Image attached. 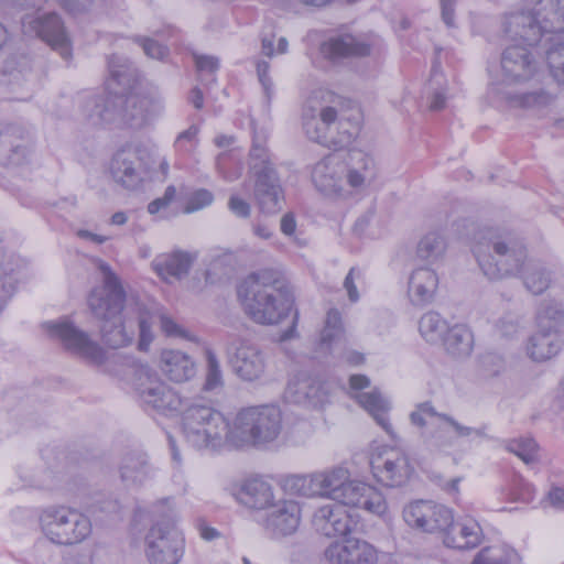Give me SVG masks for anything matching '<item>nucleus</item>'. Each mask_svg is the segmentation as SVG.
I'll return each instance as SVG.
<instances>
[{
	"label": "nucleus",
	"mask_w": 564,
	"mask_h": 564,
	"mask_svg": "<svg viewBox=\"0 0 564 564\" xmlns=\"http://www.w3.org/2000/svg\"><path fill=\"white\" fill-rule=\"evenodd\" d=\"M269 69H270V64L268 61H264V59L256 61L257 75H258L259 82L261 83L264 94L268 97V99L271 98V95L273 93V83L269 76Z\"/></svg>",
	"instance_id": "59"
},
{
	"label": "nucleus",
	"mask_w": 564,
	"mask_h": 564,
	"mask_svg": "<svg viewBox=\"0 0 564 564\" xmlns=\"http://www.w3.org/2000/svg\"><path fill=\"white\" fill-rule=\"evenodd\" d=\"M194 61L200 80L214 82L215 73L219 68L218 58L212 55H194Z\"/></svg>",
	"instance_id": "50"
},
{
	"label": "nucleus",
	"mask_w": 564,
	"mask_h": 564,
	"mask_svg": "<svg viewBox=\"0 0 564 564\" xmlns=\"http://www.w3.org/2000/svg\"><path fill=\"white\" fill-rule=\"evenodd\" d=\"M371 470L376 479L387 487L405 485L414 473L410 458L400 448L384 449L371 460Z\"/></svg>",
	"instance_id": "17"
},
{
	"label": "nucleus",
	"mask_w": 564,
	"mask_h": 564,
	"mask_svg": "<svg viewBox=\"0 0 564 564\" xmlns=\"http://www.w3.org/2000/svg\"><path fill=\"white\" fill-rule=\"evenodd\" d=\"M498 95H501L512 107L540 109L553 101V96L543 89L536 91L524 93L520 95H512L505 91L502 87L495 88Z\"/></svg>",
	"instance_id": "42"
},
{
	"label": "nucleus",
	"mask_w": 564,
	"mask_h": 564,
	"mask_svg": "<svg viewBox=\"0 0 564 564\" xmlns=\"http://www.w3.org/2000/svg\"><path fill=\"white\" fill-rule=\"evenodd\" d=\"M241 501L252 509L268 510L273 505L272 486L259 478L248 479L241 488Z\"/></svg>",
	"instance_id": "38"
},
{
	"label": "nucleus",
	"mask_w": 564,
	"mask_h": 564,
	"mask_svg": "<svg viewBox=\"0 0 564 564\" xmlns=\"http://www.w3.org/2000/svg\"><path fill=\"white\" fill-rule=\"evenodd\" d=\"M259 522L272 538L291 535L300 525L301 507L292 499L276 500L265 510Z\"/></svg>",
	"instance_id": "21"
},
{
	"label": "nucleus",
	"mask_w": 564,
	"mask_h": 564,
	"mask_svg": "<svg viewBox=\"0 0 564 564\" xmlns=\"http://www.w3.org/2000/svg\"><path fill=\"white\" fill-rule=\"evenodd\" d=\"M438 412L431 402H423L416 405V409L411 412L410 421L413 425L423 427L426 424L425 416H435L440 419Z\"/></svg>",
	"instance_id": "57"
},
{
	"label": "nucleus",
	"mask_w": 564,
	"mask_h": 564,
	"mask_svg": "<svg viewBox=\"0 0 564 564\" xmlns=\"http://www.w3.org/2000/svg\"><path fill=\"white\" fill-rule=\"evenodd\" d=\"M39 522L45 538L57 545L80 543L91 533L88 517L64 506L45 508L39 517Z\"/></svg>",
	"instance_id": "8"
},
{
	"label": "nucleus",
	"mask_w": 564,
	"mask_h": 564,
	"mask_svg": "<svg viewBox=\"0 0 564 564\" xmlns=\"http://www.w3.org/2000/svg\"><path fill=\"white\" fill-rule=\"evenodd\" d=\"M13 269L3 251H0V313L14 291Z\"/></svg>",
	"instance_id": "48"
},
{
	"label": "nucleus",
	"mask_w": 564,
	"mask_h": 564,
	"mask_svg": "<svg viewBox=\"0 0 564 564\" xmlns=\"http://www.w3.org/2000/svg\"><path fill=\"white\" fill-rule=\"evenodd\" d=\"M303 128L306 135L329 149L340 150L348 147L357 137V120L339 116L333 106L322 107L317 115L304 113Z\"/></svg>",
	"instance_id": "7"
},
{
	"label": "nucleus",
	"mask_w": 564,
	"mask_h": 564,
	"mask_svg": "<svg viewBox=\"0 0 564 564\" xmlns=\"http://www.w3.org/2000/svg\"><path fill=\"white\" fill-rule=\"evenodd\" d=\"M250 159H251L250 167L252 165H258V166L259 165H273L269 159L267 149L258 142H254L250 150Z\"/></svg>",
	"instance_id": "64"
},
{
	"label": "nucleus",
	"mask_w": 564,
	"mask_h": 564,
	"mask_svg": "<svg viewBox=\"0 0 564 564\" xmlns=\"http://www.w3.org/2000/svg\"><path fill=\"white\" fill-rule=\"evenodd\" d=\"M158 317L160 321L161 330L167 337L195 340V337L182 325L177 324L170 315L165 313H159Z\"/></svg>",
	"instance_id": "51"
},
{
	"label": "nucleus",
	"mask_w": 564,
	"mask_h": 564,
	"mask_svg": "<svg viewBox=\"0 0 564 564\" xmlns=\"http://www.w3.org/2000/svg\"><path fill=\"white\" fill-rule=\"evenodd\" d=\"M193 258L184 251L162 256L154 261L156 272L164 279H181L188 273Z\"/></svg>",
	"instance_id": "39"
},
{
	"label": "nucleus",
	"mask_w": 564,
	"mask_h": 564,
	"mask_svg": "<svg viewBox=\"0 0 564 564\" xmlns=\"http://www.w3.org/2000/svg\"><path fill=\"white\" fill-rule=\"evenodd\" d=\"M547 41L552 44V46L545 51L549 68H560L562 67L561 63L564 64V40L561 36H551Z\"/></svg>",
	"instance_id": "53"
},
{
	"label": "nucleus",
	"mask_w": 564,
	"mask_h": 564,
	"mask_svg": "<svg viewBox=\"0 0 564 564\" xmlns=\"http://www.w3.org/2000/svg\"><path fill=\"white\" fill-rule=\"evenodd\" d=\"M252 182L253 198L265 214H275L284 202L280 177L273 165H252L249 172Z\"/></svg>",
	"instance_id": "13"
},
{
	"label": "nucleus",
	"mask_w": 564,
	"mask_h": 564,
	"mask_svg": "<svg viewBox=\"0 0 564 564\" xmlns=\"http://www.w3.org/2000/svg\"><path fill=\"white\" fill-rule=\"evenodd\" d=\"M564 311L557 304L543 305L536 316V326L540 332L562 334Z\"/></svg>",
	"instance_id": "45"
},
{
	"label": "nucleus",
	"mask_w": 564,
	"mask_h": 564,
	"mask_svg": "<svg viewBox=\"0 0 564 564\" xmlns=\"http://www.w3.org/2000/svg\"><path fill=\"white\" fill-rule=\"evenodd\" d=\"M438 288V276L429 268L415 269L409 279L408 293L412 304L423 306L432 302Z\"/></svg>",
	"instance_id": "31"
},
{
	"label": "nucleus",
	"mask_w": 564,
	"mask_h": 564,
	"mask_svg": "<svg viewBox=\"0 0 564 564\" xmlns=\"http://www.w3.org/2000/svg\"><path fill=\"white\" fill-rule=\"evenodd\" d=\"M445 250L446 242L444 238L436 232H430L419 242L417 256L422 260L434 263L443 258Z\"/></svg>",
	"instance_id": "46"
},
{
	"label": "nucleus",
	"mask_w": 564,
	"mask_h": 564,
	"mask_svg": "<svg viewBox=\"0 0 564 564\" xmlns=\"http://www.w3.org/2000/svg\"><path fill=\"white\" fill-rule=\"evenodd\" d=\"M180 427L187 444L196 449L216 451L230 445L231 425L209 405L187 406L181 414Z\"/></svg>",
	"instance_id": "5"
},
{
	"label": "nucleus",
	"mask_w": 564,
	"mask_h": 564,
	"mask_svg": "<svg viewBox=\"0 0 564 564\" xmlns=\"http://www.w3.org/2000/svg\"><path fill=\"white\" fill-rule=\"evenodd\" d=\"M22 29L25 34L42 39L64 59L70 58V41L58 14L52 12L41 17L25 15L22 18Z\"/></svg>",
	"instance_id": "15"
},
{
	"label": "nucleus",
	"mask_w": 564,
	"mask_h": 564,
	"mask_svg": "<svg viewBox=\"0 0 564 564\" xmlns=\"http://www.w3.org/2000/svg\"><path fill=\"white\" fill-rule=\"evenodd\" d=\"M314 529L327 538L346 536L351 533L357 522L344 507L338 505H325L313 514Z\"/></svg>",
	"instance_id": "27"
},
{
	"label": "nucleus",
	"mask_w": 564,
	"mask_h": 564,
	"mask_svg": "<svg viewBox=\"0 0 564 564\" xmlns=\"http://www.w3.org/2000/svg\"><path fill=\"white\" fill-rule=\"evenodd\" d=\"M505 32L511 41L538 45L553 34H564V0H522L521 10L507 15Z\"/></svg>",
	"instance_id": "4"
},
{
	"label": "nucleus",
	"mask_w": 564,
	"mask_h": 564,
	"mask_svg": "<svg viewBox=\"0 0 564 564\" xmlns=\"http://www.w3.org/2000/svg\"><path fill=\"white\" fill-rule=\"evenodd\" d=\"M354 399L373 417L379 426L392 438L397 440L388 412L390 403L377 390L371 392H358Z\"/></svg>",
	"instance_id": "34"
},
{
	"label": "nucleus",
	"mask_w": 564,
	"mask_h": 564,
	"mask_svg": "<svg viewBox=\"0 0 564 564\" xmlns=\"http://www.w3.org/2000/svg\"><path fill=\"white\" fill-rule=\"evenodd\" d=\"M135 390L143 405L159 413L170 414L180 410V395L148 365L133 364Z\"/></svg>",
	"instance_id": "9"
},
{
	"label": "nucleus",
	"mask_w": 564,
	"mask_h": 564,
	"mask_svg": "<svg viewBox=\"0 0 564 564\" xmlns=\"http://www.w3.org/2000/svg\"><path fill=\"white\" fill-rule=\"evenodd\" d=\"M440 420L446 422L447 424H449L456 435L458 437H468V436H471V435H475L477 437H487V425H481L480 427H469V426H465V425H462L460 423H458L454 417L447 415V414H440Z\"/></svg>",
	"instance_id": "55"
},
{
	"label": "nucleus",
	"mask_w": 564,
	"mask_h": 564,
	"mask_svg": "<svg viewBox=\"0 0 564 564\" xmlns=\"http://www.w3.org/2000/svg\"><path fill=\"white\" fill-rule=\"evenodd\" d=\"M375 176V160L368 153L360 150H352L349 153L348 166L346 165L347 184L352 188H360L367 180Z\"/></svg>",
	"instance_id": "36"
},
{
	"label": "nucleus",
	"mask_w": 564,
	"mask_h": 564,
	"mask_svg": "<svg viewBox=\"0 0 564 564\" xmlns=\"http://www.w3.org/2000/svg\"><path fill=\"white\" fill-rule=\"evenodd\" d=\"M378 37L372 34L340 33L328 37L321 45L322 55L330 61L366 57L372 53Z\"/></svg>",
	"instance_id": "20"
},
{
	"label": "nucleus",
	"mask_w": 564,
	"mask_h": 564,
	"mask_svg": "<svg viewBox=\"0 0 564 564\" xmlns=\"http://www.w3.org/2000/svg\"><path fill=\"white\" fill-rule=\"evenodd\" d=\"M336 501L364 509L378 517H383L388 512V503L382 494L377 488L357 480H346Z\"/></svg>",
	"instance_id": "23"
},
{
	"label": "nucleus",
	"mask_w": 564,
	"mask_h": 564,
	"mask_svg": "<svg viewBox=\"0 0 564 564\" xmlns=\"http://www.w3.org/2000/svg\"><path fill=\"white\" fill-rule=\"evenodd\" d=\"M160 367L170 380L177 383L192 379L196 373L194 360L181 350H163L160 357Z\"/></svg>",
	"instance_id": "32"
},
{
	"label": "nucleus",
	"mask_w": 564,
	"mask_h": 564,
	"mask_svg": "<svg viewBox=\"0 0 564 564\" xmlns=\"http://www.w3.org/2000/svg\"><path fill=\"white\" fill-rule=\"evenodd\" d=\"M230 365L234 372L245 381H254L265 371V356L260 347L249 340L240 339L232 344Z\"/></svg>",
	"instance_id": "22"
},
{
	"label": "nucleus",
	"mask_w": 564,
	"mask_h": 564,
	"mask_svg": "<svg viewBox=\"0 0 564 564\" xmlns=\"http://www.w3.org/2000/svg\"><path fill=\"white\" fill-rule=\"evenodd\" d=\"M176 188L173 185L166 187L162 197L155 198L148 205V212L152 215L158 214L160 210L167 208L174 200Z\"/></svg>",
	"instance_id": "62"
},
{
	"label": "nucleus",
	"mask_w": 564,
	"mask_h": 564,
	"mask_svg": "<svg viewBox=\"0 0 564 564\" xmlns=\"http://www.w3.org/2000/svg\"><path fill=\"white\" fill-rule=\"evenodd\" d=\"M151 165L150 149L141 143L120 149L110 163L113 181L127 189H137L144 181Z\"/></svg>",
	"instance_id": "10"
},
{
	"label": "nucleus",
	"mask_w": 564,
	"mask_h": 564,
	"mask_svg": "<svg viewBox=\"0 0 564 564\" xmlns=\"http://www.w3.org/2000/svg\"><path fill=\"white\" fill-rule=\"evenodd\" d=\"M108 69L111 80L108 86L113 90V95L132 89L138 82L137 68L128 58L121 55L113 54L108 58Z\"/></svg>",
	"instance_id": "33"
},
{
	"label": "nucleus",
	"mask_w": 564,
	"mask_h": 564,
	"mask_svg": "<svg viewBox=\"0 0 564 564\" xmlns=\"http://www.w3.org/2000/svg\"><path fill=\"white\" fill-rule=\"evenodd\" d=\"M229 210L240 218H248L251 213V207L248 202L237 195H231L228 200Z\"/></svg>",
	"instance_id": "63"
},
{
	"label": "nucleus",
	"mask_w": 564,
	"mask_h": 564,
	"mask_svg": "<svg viewBox=\"0 0 564 564\" xmlns=\"http://www.w3.org/2000/svg\"><path fill=\"white\" fill-rule=\"evenodd\" d=\"M133 41L142 47L144 54L150 58L162 61L169 54V48L153 39L138 35L133 37Z\"/></svg>",
	"instance_id": "52"
},
{
	"label": "nucleus",
	"mask_w": 564,
	"mask_h": 564,
	"mask_svg": "<svg viewBox=\"0 0 564 564\" xmlns=\"http://www.w3.org/2000/svg\"><path fill=\"white\" fill-rule=\"evenodd\" d=\"M512 495L517 500L529 503L535 497V488L532 484L521 477H518L513 484Z\"/></svg>",
	"instance_id": "58"
},
{
	"label": "nucleus",
	"mask_w": 564,
	"mask_h": 564,
	"mask_svg": "<svg viewBox=\"0 0 564 564\" xmlns=\"http://www.w3.org/2000/svg\"><path fill=\"white\" fill-rule=\"evenodd\" d=\"M449 328L447 322L436 312L425 313L419 322L420 334L432 344L442 341Z\"/></svg>",
	"instance_id": "44"
},
{
	"label": "nucleus",
	"mask_w": 564,
	"mask_h": 564,
	"mask_svg": "<svg viewBox=\"0 0 564 564\" xmlns=\"http://www.w3.org/2000/svg\"><path fill=\"white\" fill-rule=\"evenodd\" d=\"M31 152V132L17 122L0 123V164L18 166L25 163Z\"/></svg>",
	"instance_id": "19"
},
{
	"label": "nucleus",
	"mask_w": 564,
	"mask_h": 564,
	"mask_svg": "<svg viewBox=\"0 0 564 564\" xmlns=\"http://www.w3.org/2000/svg\"><path fill=\"white\" fill-rule=\"evenodd\" d=\"M506 448L525 464H531L538 458V445L529 437L511 440L507 443Z\"/></svg>",
	"instance_id": "49"
},
{
	"label": "nucleus",
	"mask_w": 564,
	"mask_h": 564,
	"mask_svg": "<svg viewBox=\"0 0 564 564\" xmlns=\"http://www.w3.org/2000/svg\"><path fill=\"white\" fill-rule=\"evenodd\" d=\"M101 273V284L91 289L87 296V306L95 318L100 322V333L104 341L111 348H120L131 344L139 329L138 348L147 351L154 339L152 324L155 313L144 305L137 306V324L128 316H123L127 294L120 278L110 265L96 261Z\"/></svg>",
	"instance_id": "1"
},
{
	"label": "nucleus",
	"mask_w": 564,
	"mask_h": 564,
	"mask_svg": "<svg viewBox=\"0 0 564 564\" xmlns=\"http://www.w3.org/2000/svg\"><path fill=\"white\" fill-rule=\"evenodd\" d=\"M345 328L341 314L336 308H330L326 314L325 325L321 333V346L332 350L334 345L345 341Z\"/></svg>",
	"instance_id": "43"
},
{
	"label": "nucleus",
	"mask_w": 564,
	"mask_h": 564,
	"mask_svg": "<svg viewBox=\"0 0 564 564\" xmlns=\"http://www.w3.org/2000/svg\"><path fill=\"white\" fill-rule=\"evenodd\" d=\"M84 117L94 124L115 120L113 96L87 95L80 101Z\"/></svg>",
	"instance_id": "37"
},
{
	"label": "nucleus",
	"mask_w": 564,
	"mask_h": 564,
	"mask_svg": "<svg viewBox=\"0 0 564 564\" xmlns=\"http://www.w3.org/2000/svg\"><path fill=\"white\" fill-rule=\"evenodd\" d=\"M206 375L203 390L210 392L224 386V376L219 360L212 349H206Z\"/></svg>",
	"instance_id": "47"
},
{
	"label": "nucleus",
	"mask_w": 564,
	"mask_h": 564,
	"mask_svg": "<svg viewBox=\"0 0 564 564\" xmlns=\"http://www.w3.org/2000/svg\"><path fill=\"white\" fill-rule=\"evenodd\" d=\"M284 398L290 403L317 406L324 401L325 391L317 379L301 371L289 380Z\"/></svg>",
	"instance_id": "30"
},
{
	"label": "nucleus",
	"mask_w": 564,
	"mask_h": 564,
	"mask_svg": "<svg viewBox=\"0 0 564 564\" xmlns=\"http://www.w3.org/2000/svg\"><path fill=\"white\" fill-rule=\"evenodd\" d=\"M50 336L62 341L64 347L94 364L105 359L102 348L89 335L76 327L69 319L47 322L43 325Z\"/></svg>",
	"instance_id": "12"
},
{
	"label": "nucleus",
	"mask_w": 564,
	"mask_h": 564,
	"mask_svg": "<svg viewBox=\"0 0 564 564\" xmlns=\"http://www.w3.org/2000/svg\"><path fill=\"white\" fill-rule=\"evenodd\" d=\"M563 344L562 334L536 330L529 339L527 352L532 360L542 362L556 356Z\"/></svg>",
	"instance_id": "35"
},
{
	"label": "nucleus",
	"mask_w": 564,
	"mask_h": 564,
	"mask_svg": "<svg viewBox=\"0 0 564 564\" xmlns=\"http://www.w3.org/2000/svg\"><path fill=\"white\" fill-rule=\"evenodd\" d=\"M501 56V69L505 80L519 84L530 80L539 69L536 59V45H529L525 41H514Z\"/></svg>",
	"instance_id": "14"
},
{
	"label": "nucleus",
	"mask_w": 564,
	"mask_h": 564,
	"mask_svg": "<svg viewBox=\"0 0 564 564\" xmlns=\"http://www.w3.org/2000/svg\"><path fill=\"white\" fill-rule=\"evenodd\" d=\"M346 164L336 155H327L312 170V181L318 192L325 196L344 195Z\"/></svg>",
	"instance_id": "25"
},
{
	"label": "nucleus",
	"mask_w": 564,
	"mask_h": 564,
	"mask_svg": "<svg viewBox=\"0 0 564 564\" xmlns=\"http://www.w3.org/2000/svg\"><path fill=\"white\" fill-rule=\"evenodd\" d=\"M471 564H507V562L501 556L499 550L494 547H484L475 556Z\"/></svg>",
	"instance_id": "61"
},
{
	"label": "nucleus",
	"mask_w": 564,
	"mask_h": 564,
	"mask_svg": "<svg viewBox=\"0 0 564 564\" xmlns=\"http://www.w3.org/2000/svg\"><path fill=\"white\" fill-rule=\"evenodd\" d=\"M442 343L449 355L466 357L473 350L474 336L466 325L456 324L449 328Z\"/></svg>",
	"instance_id": "40"
},
{
	"label": "nucleus",
	"mask_w": 564,
	"mask_h": 564,
	"mask_svg": "<svg viewBox=\"0 0 564 564\" xmlns=\"http://www.w3.org/2000/svg\"><path fill=\"white\" fill-rule=\"evenodd\" d=\"M324 556L329 564H377L378 562L376 547L357 538L333 542L324 551Z\"/></svg>",
	"instance_id": "24"
},
{
	"label": "nucleus",
	"mask_w": 564,
	"mask_h": 564,
	"mask_svg": "<svg viewBox=\"0 0 564 564\" xmlns=\"http://www.w3.org/2000/svg\"><path fill=\"white\" fill-rule=\"evenodd\" d=\"M59 6L72 15H80L93 10V0H57Z\"/></svg>",
	"instance_id": "60"
},
{
	"label": "nucleus",
	"mask_w": 564,
	"mask_h": 564,
	"mask_svg": "<svg viewBox=\"0 0 564 564\" xmlns=\"http://www.w3.org/2000/svg\"><path fill=\"white\" fill-rule=\"evenodd\" d=\"M238 297L245 313L261 325L280 323L294 303L288 281L272 269L249 274L238 286Z\"/></svg>",
	"instance_id": "2"
},
{
	"label": "nucleus",
	"mask_w": 564,
	"mask_h": 564,
	"mask_svg": "<svg viewBox=\"0 0 564 564\" xmlns=\"http://www.w3.org/2000/svg\"><path fill=\"white\" fill-rule=\"evenodd\" d=\"M348 478V469L333 467L306 476L292 477L291 481L292 488L301 495L336 500Z\"/></svg>",
	"instance_id": "16"
},
{
	"label": "nucleus",
	"mask_w": 564,
	"mask_h": 564,
	"mask_svg": "<svg viewBox=\"0 0 564 564\" xmlns=\"http://www.w3.org/2000/svg\"><path fill=\"white\" fill-rule=\"evenodd\" d=\"M214 200L212 192L205 188L197 189L191 194L184 207V213L191 214L209 206Z\"/></svg>",
	"instance_id": "54"
},
{
	"label": "nucleus",
	"mask_w": 564,
	"mask_h": 564,
	"mask_svg": "<svg viewBox=\"0 0 564 564\" xmlns=\"http://www.w3.org/2000/svg\"><path fill=\"white\" fill-rule=\"evenodd\" d=\"M484 540V531L479 522L469 517H462L454 520L452 516V523L445 528L442 534L443 544L446 547L468 551L476 549Z\"/></svg>",
	"instance_id": "26"
},
{
	"label": "nucleus",
	"mask_w": 564,
	"mask_h": 564,
	"mask_svg": "<svg viewBox=\"0 0 564 564\" xmlns=\"http://www.w3.org/2000/svg\"><path fill=\"white\" fill-rule=\"evenodd\" d=\"M119 477L126 487H141L155 476V467L141 449L126 452L118 466Z\"/></svg>",
	"instance_id": "28"
},
{
	"label": "nucleus",
	"mask_w": 564,
	"mask_h": 564,
	"mask_svg": "<svg viewBox=\"0 0 564 564\" xmlns=\"http://www.w3.org/2000/svg\"><path fill=\"white\" fill-rule=\"evenodd\" d=\"M282 414L278 406L259 405L241 409L231 424L230 446H262L278 438Z\"/></svg>",
	"instance_id": "6"
},
{
	"label": "nucleus",
	"mask_w": 564,
	"mask_h": 564,
	"mask_svg": "<svg viewBox=\"0 0 564 564\" xmlns=\"http://www.w3.org/2000/svg\"><path fill=\"white\" fill-rule=\"evenodd\" d=\"M364 282V273L360 269L351 268L346 275L343 286L347 292L348 299L351 303H356L360 295L357 289V283Z\"/></svg>",
	"instance_id": "56"
},
{
	"label": "nucleus",
	"mask_w": 564,
	"mask_h": 564,
	"mask_svg": "<svg viewBox=\"0 0 564 564\" xmlns=\"http://www.w3.org/2000/svg\"><path fill=\"white\" fill-rule=\"evenodd\" d=\"M185 543L170 521L154 523L144 538V555L149 564H180Z\"/></svg>",
	"instance_id": "11"
},
{
	"label": "nucleus",
	"mask_w": 564,
	"mask_h": 564,
	"mask_svg": "<svg viewBox=\"0 0 564 564\" xmlns=\"http://www.w3.org/2000/svg\"><path fill=\"white\" fill-rule=\"evenodd\" d=\"M471 251L489 279L518 274L527 263V249L510 232L484 227L473 236Z\"/></svg>",
	"instance_id": "3"
},
{
	"label": "nucleus",
	"mask_w": 564,
	"mask_h": 564,
	"mask_svg": "<svg viewBox=\"0 0 564 564\" xmlns=\"http://www.w3.org/2000/svg\"><path fill=\"white\" fill-rule=\"evenodd\" d=\"M115 119L119 116L133 128L143 127L152 116L153 102L147 96L138 94L113 95Z\"/></svg>",
	"instance_id": "29"
},
{
	"label": "nucleus",
	"mask_w": 564,
	"mask_h": 564,
	"mask_svg": "<svg viewBox=\"0 0 564 564\" xmlns=\"http://www.w3.org/2000/svg\"><path fill=\"white\" fill-rule=\"evenodd\" d=\"M519 273L527 290L534 295L542 294L550 286L551 272L539 261H527Z\"/></svg>",
	"instance_id": "41"
},
{
	"label": "nucleus",
	"mask_w": 564,
	"mask_h": 564,
	"mask_svg": "<svg viewBox=\"0 0 564 564\" xmlns=\"http://www.w3.org/2000/svg\"><path fill=\"white\" fill-rule=\"evenodd\" d=\"M403 519L410 527L423 532L443 534L452 523V511L430 500H417L404 508Z\"/></svg>",
	"instance_id": "18"
}]
</instances>
